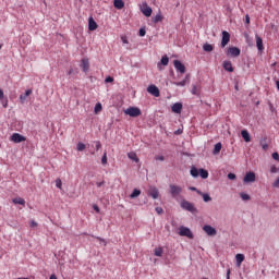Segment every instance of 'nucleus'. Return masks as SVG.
<instances>
[{"instance_id":"nucleus-24","label":"nucleus","mask_w":279,"mask_h":279,"mask_svg":"<svg viewBox=\"0 0 279 279\" xmlns=\"http://www.w3.org/2000/svg\"><path fill=\"white\" fill-rule=\"evenodd\" d=\"M197 195H201L203 197L204 202H213V198L208 194H204L202 191H197Z\"/></svg>"},{"instance_id":"nucleus-35","label":"nucleus","mask_w":279,"mask_h":279,"mask_svg":"<svg viewBox=\"0 0 279 279\" xmlns=\"http://www.w3.org/2000/svg\"><path fill=\"white\" fill-rule=\"evenodd\" d=\"M76 149L77 151H84V149H86V145L84 143H78Z\"/></svg>"},{"instance_id":"nucleus-9","label":"nucleus","mask_w":279,"mask_h":279,"mask_svg":"<svg viewBox=\"0 0 279 279\" xmlns=\"http://www.w3.org/2000/svg\"><path fill=\"white\" fill-rule=\"evenodd\" d=\"M147 93H149V95H153V97H160V89H158L156 85H149L147 87Z\"/></svg>"},{"instance_id":"nucleus-25","label":"nucleus","mask_w":279,"mask_h":279,"mask_svg":"<svg viewBox=\"0 0 279 279\" xmlns=\"http://www.w3.org/2000/svg\"><path fill=\"white\" fill-rule=\"evenodd\" d=\"M160 64H162V66H167V65L169 64V57L163 56V57L161 58L160 63H158V68H159V69H160Z\"/></svg>"},{"instance_id":"nucleus-37","label":"nucleus","mask_w":279,"mask_h":279,"mask_svg":"<svg viewBox=\"0 0 279 279\" xmlns=\"http://www.w3.org/2000/svg\"><path fill=\"white\" fill-rule=\"evenodd\" d=\"M101 163H102V165H108V154H107V153H105V154L102 155Z\"/></svg>"},{"instance_id":"nucleus-34","label":"nucleus","mask_w":279,"mask_h":279,"mask_svg":"<svg viewBox=\"0 0 279 279\" xmlns=\"http://www.w3.org/2000/svg\"><path fill=\"white\" fill-rule=\"evenodd\" d=\"M191 175L193 177V178H197L198 175H199V170H197V168H192L191 169Z\"/></svg>"},{"instance_id":"nucleus-12","label":"nucleus","mask_w":279,"mask_h":279,"mask_svg":"<svg viewBox=\"0 0 279 279\" xmlns=\"http://www.w3.org/2000/svg\"><path fill=\"white\" fill-rule=\"evenodd\" d=\"M11 141L13 143H23L26 141L25 136L19 134V133H13L11 136Z\"/></svg>"},{"instance_id":"nucleus-3","label":"nucleus","mask_w":279,"mask_h":279,"mask_svg":"<svg viewBox=\"0 0 279 279\" xmlns=\"http://www.w3.org/2000/svg\"><path fill=\"white\" fill-rule=\"evenodd\" d=\"M227 56H229V58H239L241 56V49L238 47H229L227 50Z\"/></svg>"},{"instance_id":"nucleus-32","label":"nucleus","mask_w":279,"mask_h":279,"mask_svg":"<svg viewBox=\"0 0 279 279\" xmlns=\"http://www.w3.org/2000/svg\"><path fill=\"white\" fill-rule=\"evenodd\" d=\"M13 204H20V206H25V199L21 197H16L13 199Z\"/></svg>"},{"instance_id":"nucleus-44","label":"nucleus","mask_w":279,"mask_h":279,"mask_svg":"<svg viewBox=\"0 0 279 279\" xmlns=\"http://www.w3.org/2000/svg\"><path fill=\"white\" fill-rule=\"evenodd\" d=\"M3 108H8V98H3L2 100H0Z\"/></svg>"},{"instance_id":"nucleus-21","label":"nucleus","mask_w":279,"mask_h":279,"mask_svg":"<svg viewBox=\"0 0 279 279\" xmlns=\"http://www.w3.org/2000/svg\"><path fill=\"white\" fill-rule=\"evenodd\" d=\"M259 145L264 149V151H267V149H269V145L267 144V137H262Z\"/></svg>"},{"instance_id":"nucleus-39","label":"nucleus","mask_w":279,"mask_h":279,"mask_svg":"<svg viewBox=\"0 0 279 279\" xmlns=\"http://www.w3.org/2000/svg\"><path fill=\"white\" fill-rule=\"evenodd\" d=\"M101 102H98V104H96V106H95V113L97 114V112H101Z\"/></svg>"},{"instance_id":"nucleus-7","label":"nucleus","mask_w":279,"mask_h":279,"mask_svg":"<svg viewBox=\"0 0 279 279\" xmlns=\"http://www.w3.org/2000/svg\"><path fill=\"white\" fill-rule=\"evenodd\" d=\"M141 12L142 14H144V16H151V7L147 5V2H144L142 5H141Z\"/></svg>"},{"instance_id":"nucleus-29","label":"nucleus","mask_w":279,"mask_h":279,"mask_svg":"<svg viewBox=\"0 0 279 279\" xmlns=\"http://www.w3.org/2000/svg\"><path fill=\"white\" fill-rule=\"evenodd\" d=\"M140 195H141V190L135 189V190L131 193L130 197H131V199H136V197H138Z\"/></svg>"},{"instance_id":"nucleus-10","label":"nucleus","mask_w":279,"mask_h":279,"mask_svg":"<svg viewBox=\"0 0 279 279\" xmlns=\"http://www.w3.org/2000/svg\"><path fill=\"white\" fill-rule=\"evenodd\" d=\"M243 182L245 184H250L252 182H256V173L254 172H247L243 179Z\"/></svg>"},{"instance_id":"nucleus-6","label":"nucleus","mask_w":279,"mask_h":279,"mask_svg":"<svg viewBox=\"0 0 279 279\" xmlns=\"http://www.w3.org/2000/svg\"><path fill=\"white\" fill-rule=\"evenodd\" d=\"M179 234L180 236H186L187 239H193V232L191 231V229L186 227H181L179 229Z\"/></svg>"},{"instance_id":"nucleus-59","label":"nucleus","mask_w":279,"mask_h":279,"mask_svg":"<svg viewBox=\"0 0 279 279\" xmlns=\"http://www.w3.org/2000/svg\"><path fill=\"white\" fill-rule=\"evenodd\" d=\"M230 274H231V270L228 269V270H227V279H230Z\"/></svg>"},{"instance_id":"nucleus-18","label":"nucleus","mask_w":279,"mask_h":279,"mask_svg":"<svg viewBox=\"0 0 279 279\" xmlns=\"http://www.w3.org/2000/svg\"><path fill=\"white\" fill-rule=\"evenodd\" d=\"M113 5L117 10H123V8H125V2H123V0H114Z\"/></svg>"},{"instance_id":"nucleus-60","label":"nucleus","mask_w":279,"mask_h":279,"mask_svg":"<svg viewBox=\"0 0 279 279\" xmlns=\"http://www.w3.org/2000/svg\"><path fill=\"white\" fill-rule=\"evenodd\" d=\"M190 191H195L196 193H197V191H199V190H197V187H190Z\"/></svg>"},{"instance_id":"nucleus-56","label":"nucleus","mask_w":279,"mask_h":279,"mask_svg":"<svg viewBox=\"0 0 279 279\" xmlns=\"http://www.w3.org/2000/svg\"><path fill=\"white\" fill-rule=\"evenodd\" d=\"M93 208H94V210H96V213H99V206L94 205Z\"/></svg>"},{"instance_id":"nucleus-40","label":"nucleus","mask_w":279,"mask_h":279,"mask_svg":"<svg viewBox=\"0 0 279 279\" xmlns=\"http://www.w3.org/2000/svg\"><path fill=\"white\" fill-rule=\"evenodd\" d=\"M240 196H241V198H242L244 202H248V199H250L248 194L241 193Z\"/></svg>"},{"instance_id":"nucleus-33","label":"nucleus","mask_w":279,"mask_h":279,"mask_svg":"<svg viewBox=\"0 0 279 279\" xmlns=\"http://www.w3.org/2000/svg\"><path fill=\"white\" fill-rule=\"evenodd\" d=\"M128 157L130 160H134V162H138V156H136V153H129Z\"/></svg>"},{"instance_id":"nucleus-51","label":"nucleus","mask_w":279,"mask_h":279,"mask_svg":"<svg viewBox=\"0 0 279 279\" xmlns=\"http://www.w3.org/2000/svg\"><path fill=\"white\" fill-rule=\"evenodd\" d=\"M121 40H122L123 45H128V43H129L128 37H125V36H122Z\"/></svg>"},{"instance_id":"nucleus-20","label":"nucleus","mask_w":279,"mask_h":279,"mask_svg":"<svg viewBox=\"0 0 279 279\" xmlns=\"http://www.w3.org/2000/svg\"><path fill=\"white\" fill-rule=\"evenodd\" d=\"M29 95H32V89H27L25 92V94L20 95V101L21 104H25V101L27 100V97H29Z\"/></svg>"},{"instance_id":"nucleus-28","label":"nucleus","mask_w":279,"mask_h":279,"mask_svg":"<svg viewBox=\"0 0 279 279\" xmlns=\"http://www.w3.org/2000/svg\"><path fill=\"white\" fill-rule=\"evenodd\" d=\"M198 173H199L201 178H203V180H206L208 178V170L199 169Z\"/></svg>"},{"instance_id":"nucleus-38","label":"nucleus","mask_w":279,"mask_h":279,"mask_svg":"<svg viewBox=\"0 0 279 279\" xmlns=\"http://www.w3.org/2000/svg\"><path fill=\"white\" fill-rule=\"evenodd\" d=\"M162 247H156L155 248V256H162Z\"/></svg>"},{"instance_id":"nucleus-23","label":"nucleus","mask_w":279,"mask_h":279,"mask_svg":"<svg viewBox=\"0 0 279 279\" xmlns=\"http://www.w3.org/2000/svg\"><path fill=\"white\" fill-rule=\"evenodd\" d=\"M235 260H236V266L241 267V264L243 263V260H245V255L236 254L235 255Z\"/></svg>"},{"instance_id":"nucleus-50","label":"nucleus","mask_w":279,"mask_h":279,"mask_svg":"<svg viewBox=\"0 0 279 279\" xmlns=\"http://www.w3.org/2000/svg\"><path fill=\"white\" fill-rule=\"evenodd\" d=\"M272 158H274V160H277L279 162V154L278 153H274Z\"/></svg>"},{"instance_id":"nucleus-48","label":"nucleus","mask_w":279,"mask_h":279,"mask_svg":"<svg viewBox=\"0 0 279 279\" xmlns=\"http://www.w3.org/2000/svg\"><path fill=\"white\" fill-rule=\"evenodd\" d=\"M38 227V222H36L35 220L31 221V228H37Z\"/></svg>"},{"instance_id":"nucleus-19","label":"nucleus","mask_w":279,"mask_h":279,"mask_svg":"<svg viewBox=\"0 0 279 279\" xmlns=\"http://www.w3.org/2000/svg\"><path fill=\"white\" fill-rule=\"evenodd\" d=\"M241 136L245 143H250V141H252V136H250V132H247V130L241 131Z\"/></svg>"},{"instance_id":"nucleus-1","label":"nucleus","mask_w":279,"mask_h":279,"mask_svg":"<svg viewBox=\"0 0 279 279\" xmlns=\"http://www.w3.org/2000/svg\"><path fill=\"white\" fill-rule=\"evenodd\" d=\"M169 189H170V195L171 197H173V199H178V197L182 195V186L177 184H170Z\"/></svg>"},{"instance_id":"nucleus-16","label":"nucleus","mask_w":279,"mask_h":279,"mask_svg":"<svg viewBox=\"0 0 279 279\" xmlns=\"http://www.w3.org/2000/svg\"><path fill=\"white\" fill-rule=\"evenodd\" d=\"M222 66L225 71H228L229 73H232L234 71V68L232 66V62L230 61H223Z\"/></svg>"},{"instance_id":"nucleus-55","label":"nucleus","mask_w":279,"mask_h":279,"mask_svg":"<svg viewBox=\"0 0 279 279\" xmlns=\"http://www.w3.org/2000/svg\"><path fill=\"white\" fill-rule=\"evenodd\" d=\"M155 160H160V161H162V160H165V156H157V157H155Z\"/></svg>"},{"instance_id":"nucleus-63","label":"nucleus","mask_w":279,"mask_h":279,"mask_svg":"<svg viewBox=\"0 0 279 279\" xmlns=\"http://www.w3.org/2000/svg\"><path fill=\"white\" fill-rule=\"evenodd\" d=\"M1 47H2V46L0 45V49H1Z\"/></svg>"},{"instance_id":"nucleus-41","label":"nucleus","mask_w":279,"mask_h":279,"mask_svg":"<svg viewBox=\"0 0 279 279\" xmlns=\"http://www.w3.org/2000/svg\"><path fill=\"white\" fill-rule=\"evenodd\" d=\"M95 143H96L95 149H96V151H99L101 149V142L97 141Z\"/></svg>"},{"instance_id":"nucleus-52","label":"nucleus","mask_w":279,"mask_h":279,"mask_svg":"<svg viewBox=\"0 0 279 279\" xmlns=\"http://www.w3.org/2000/svg\"><path fill=\"white\" fill-rule=\"evenodd\" d=\"M104 184H106L105 181L97 182V183H96V186H98V189H101V186H104Z\"/></svg>"},{"instance_id":"nucleus-27","label":"nucleus","mask_w":279,"mask_h":279,"mask_svg":"<svg viewBox=\"0 0 279 279\" xmlns=\"http://www.w3.org/2000/svg\"><path fill=\"white\" fill-rule=\"evenodd\" d=\"M189 82V75L185 76V80L181 82H174V86H186V83Z\"/></svg>"},{"instance_id":"nucleus-43","label":"nucleus","mask_w":279,"mask_h":279,"mask_svg":"<svg viewBox=\"0 0 279 279\" xmlns=\"http://www.w3.org/2000/svg\"><path fill=\"white\" fill-rule=\"evenodd\" d=\"M106 84H110L112 82H114V77L112 76H108L106 80H105Z\"/></svg>"},{"instance_id":"nucleus-17","label":"nucleus","mask_w":279,"mask_h":279,"mask_svg":"<svg viewBox=\"0 0 279 279\" xmlns=\"http://www.w3.org/2000/svg\"><path fill=\"white\" fill-rule=\"evenodd\" d=\"M172 112H174L175 114H180L182 112V104L177 102L172 105Z\"/></svg>"},{"instance_id":"nucleus-8","label":"nucleus","mask_w":279,"mask_h":279,"mask_svg":"<svg viewBox=\"0 0 279 279\" xmlns=\"http://www.w3.org/2000/svg\"><path fill=\"white\" fill-rule=\"evenodd\" d=\"M228 43H230V33L228 31L222 32V39H221V48L228 47Z\"/></svg>"},{"instance_id":"nucleus-30","label":"nucleus","mask_w":279,"mask_h":279,"mask_svg":"<svg viewBox=\"0 0 279 279\" xmlns=\"http://www.w3.org/2000/svg\"><path fill=\"white\" fill-rule=\"evenodd\" d=\"M162 13H158L154 19H153V23H162Z\"/></svg>"},{"instance_id":"nucleus-61","label":"nucleus","mask_w":279,"mask_h":279,"mask_svg":"<svg viewBox=\"0 0 279 279\" xmlns=\"http://www.w3.org/2000/svg\"><path fill=\"white\" fill-rule=\"evenodd\" d=\"M277 88L279 90V81L276 82Z\"/></svg>"},{"instance_id":"nucleus-62","label":"nucleus","mask_w":279,"mask_h":279,"mask_svg":"<svg viewBox=\"0 0 279 279\" xmlns=\"http://www.w3.org/2000/svg\"><path fill=\"white\" fill-rule=\"evenodd\" d=\"M71 73H73V70H70V71H69V75H71Z\"/></svg>"},{"instance_id":"nucleus-4","label":"nucleus","mask_w":279,"mask_h":279,"mask_svg":"<svg viewBox=\"0 0 279 279\" xmlns=\"http://www.w3.org/2000/svg\"><path fill=\"white\" fill-rule=\"evenodd\" d=\"M181 208H183V210H187L189 213H195V210H197L195 208V205H193V203H191L189 201H182Z\"/></svg>"},{"instance_id":"nucleus-5","label":"nucleus","mask_w":279,"mask_h":279,"mask_svg":"<svg viewBox=\"0 0 279 279\" xmlns=\"http://www.w3.org/2000/svg\"><path fill=\"white\" fill-rule=\"evenodd\" d=\"M203 230L205 231L207 236H217V229H215V227H213L210 225H205L203 227Z\"/></svg>"},{"instance_id":"nucleus-49","label":"nucleus","mask_w":279,"mask_h":279,"mask_svg":"<svg viewBox=\"0 0 279 279\" xmlns=\"http://www.w3.org/2000/svg\"><path fill=\"white\" fill-rule=\"evenodd\" d=\"M147 34V32L145 31V28H141L140 29V36H145Z\"/></svg>"},{"instance_id":"nucleus-14","label":"nucleus","mask_w":279,"mask_h":279,"mask_svg":"<svg viewBox=\"0 0 279 279\" xmlns=\"http://www.w3.org/2000/svg\"><path fill=\"white\" fill-rule=\"evenodd\" d=\"M256 47L258 49V51H264L265 50V46L263 45V38H260V36L256 35Z\"/></svg>"},{"instance_id":"nucleus-45","label":"nucleus","mask_w":279,"mask_h":279,"mask_svg":"<svg viewBox=\"0 0 279 279\" xmlns=\"http://www.w3.org/2000/svg\"><path fill=\"white\" fill-rule=\"evenodd\" d=\"M228 179H229V180H236V174L230 172V173L228 174Z\"/></svg>"},{"instance_id":"nucleus-46","label":"nucleus","mask_w":279,"mask_h":279,"mask_svg":"<svg viewBox=\"0 0 279 279\" xmlns=\"http://www.w3.org/2000/svg\"><path fill=\"white\" fill-rule=\"evenodd\" d=\"M156 213L157 215H162V213H165V210L162 209V207H156Z\"/></svg>"},{"instance_id":"nucleus-42","label":"nucleus","mask_w":279,"mask_h":279,"mask_svg":"<svg viewBox=\"0 0 279 279\" xmlns=\"http://www.w3.org/2000/svg\"><path fill=\"white\" fill-rule=\"evenodd\" d=\"M56 186H57V189H62V180L57 179L56 180Z\"/></svg>"},{"instance_id":"nucleus-11","label":"nucleus","mask_w":279,"mask_h":279,"mask_svg":"<svg viewBox=\"0 0 279 279\" xmlns=\"http://www.w3.org/2000/svg\"><path fill=\"white\" fill-rule=\"evenodd\" d=\"M173 64L174 69L179 71V73H186V66L180 60H174Z\"/></svg>"},{"instance_id":"nucleus-22","label":"nucleus","mask_w":279,"mask_h":279,"mask_svg":"<svg viewBox=\"0 0 279 279\" xmlns=\"http://www.w3.org/2000/svg\"><path fill=\"white\" fill-rule=\"evenodd\" d=\"M149 195L150 197H153V199H158V196L160 195V193L158 192V189L153 187L149 190Z\"/></svg>"},{"instance_id":"nucleus-26","label":"nucleus","mask_w":279,"mask_h":279,"mask_svg":"<svg viewBox=\"0 0 279 279\" xmlns=\"http://www.w3.org/2000/svg\"><path fill=\"white\" fill-rule=\"evenodd\" d=\"M221 147H222L221 143H217L215 145L214 150H213L214 156H217V154H219L221 151Z\"/></svg>"},{"instance_id":"nucleus-57","label":"nucleus","mask_w":279,"mask_h":279,"mask_svg":"<svg viewBox=\"0 0 279 279\" xmlns=\"http://www.w3.org/2000/svg\"><path fill=\"white\" fill-rule=\"evenodd\" d=\"M246 24L250 25V15L245 16Z\"/></svg>"},{"instance_id":"nucleus-54","label":"nucleus","mask_w":279,"mask_h":279,"mask_svg":"<svg viewBox=\"0 0 279 279\" xmlns=\"http://www.w3.org/2000/svg\"><path fill=\"white\" fill-rule=\"evenodd\" d=\"M271 173H277L278 172V168H276V166L271 167L270 169Z\"/></svg>"},{"instance_id":"nucleus-58","label":"nucleus","mask_w":279,"mask_h":279,"mask_svg":"<svg viewBox=\"0 0 279 279\" xmlns=\"http://www.w3.org/2000/svg\"><path fill=\"white\" fill-rule=\"evenodd\" d=\"M96 239H97V241H101V242L105 243V245H106V240H104V239H101V238H99V236H97Z\"/></svg>"},{"instance_id":"nucleus-47","label":"nucleus","mask_w":279,"mask_h":279,"mask_svg":"<svg viewBox=\"0 0 279 279\" xmlns=\"http://www.w3.org/2000/svg\"><path fill=\"white\" fill-rule=\"evenodd\" d=\"M5 99V95L3 94V89L0 88V101H3Z\"/></svg>"},{"instance_id":"nucleus-15","label":"nucleus","mask_w":279,"mask_h":279,"mask_svg":"<svg viewBox=\"0 0 279 279\" xmlns=\"http://www.w3.org/2000/svg\"><path fill=\"white\" fill-rule=\"evenodd\" d=\"M81 66L84 73H88V70L90 69V63L88 62V59H82Z\"/></svg>"},{"instance_id":"nucleus-36","label":"nucleus","mask_w":279,"mask_h":279,"mask_svg":"<svg viewBox=\"0 0 279 279\" xmlns=\"http://www.w3.org/2000/svg\"><path fill=\"white\" fill-rule=\"evenodd\" d=\"M192 95H199V87L197 85H193Z\"/></svg>"},{"instance_id":"nucleus-2","label":"nucleus","mask_w":279,"mask_h":279,"mask_svg":"<svg viewBox=\"0 0 279 279\" xmlns=\"http://www.w3.org/2000/svg\"><path fill=\"white\" fill-rule=\"evenodd\" d=\"M124 114H128L129 117H141L142 112L138 107H130L124 110Z\"/></svg>"},{"instance_id":"nucleus-53","label":"nucleus","mask_w":279,"mask_h":279,"mask_svg":"<svg viewBox=\"0 0 279 279\" xmlns=\"http://www.w3.org/2000/svg\"><path fill=\"white\" fill-rule=\"evenodd\" d=\"M184 131L182 130V129H179V130H177L175 132H174V134L177 135V136H180V134H182Z\"/></svg>"},{"instance_id":"nucleus-13","label":"nucleus","mask_w":279,"mask_h":279,"mask_svg":"<svg viewBox=\"0 0 279 279\" xmlns=\"http://www.w3.org/2000/svg\"><path fill=\"white\" fill-rule=\"evenodd\" d=\"M98 25L97 22H95V19L89 17L88 19V29L89 32H95V29H97Z\"/></svg>"},{"instance_id":"nucleus-31","label":"nucleus","mask_w":279,"mask_h":279,"mask_svg":"<svg viewBox=\"0 0 279 279\" xmlns=\"http://www.w3.org/2000/svg\"><path fill=\"white\" fill-rule=\"evenodd\" d=\"M213 49H215V48L210 44L203 45V51H207L208 53H210V51H213Z\"/></svg>"}]
</instances>
